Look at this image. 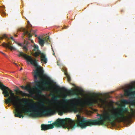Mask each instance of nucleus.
Segmentation results:
<instances>
[{"instance_id": "nucleus-39", "label": "nucleus", "mask_w": 135, "mask_h": 135, "mask_svg": "<svg viewBox=\"0 0 135 135\" xmlns=\"http://www.w3.org/2000/svg\"><path fill=\"white\" fill-rule=\"evenodd\" d=\"M15 36H17V35H15Z\"/></svg>"}, {"instance_id": "nucleus-16", "label": "nucleus", "mask_w": 135, "mask_h": 135, "mask_svg": "<svg viewBox=\"0 0 135 135\" xmlns=\"http://www.w3.org/2000/svg\"><path fill=\"white\" fill-rule=\"evenodd\" d=\"M42 53L40 51H38L36 52L34 54V56L35 57H37L39 55H41V54Z\"/></svg>"}, {"instance_id": "nucleus-42", "label": "nucleus", "mask_w": 135, "mask_h": 135, "mask_svg": "<svg viewBox=\"0 0 135 135\" xmlns=\"http://www.w3.org/2000/svg\"><path fill=\"white\" fill-rule=\"evenodd\" d=\"M100 107H101V105H100Z\"/></svg>"}, {"instance_id": "nucleus-33", "label": "nucleus", "mask_w": 135, "mask_h": 135, "mask_svg": "<svg viewBox=\"0 0 135 135\" xmlns=\"http://www.w3.org/2000/svg\"><path fill=\"white\" fill-rule=\"evenodd\" d=\"M108 95L107 96V97H110V96L109 95Z\"/></svg>"}, {"instance_id": "nucleus-8", "label": "nucleus", "mask_w": 135, "mask_h": 135, "mask_svg": "<svg viewBox=\"0 0 135 135\" xmlns=\"http://www.w3.org/2000/svg\"><path fill=\"white\" fill-rule=\"evenodd\" d=\"M38 42L39 44L41 46H43L45 42L49 44L50 42L49 37L47 36L43 38H41L40 37H38Z\"/></svg>"}, {"instance_id": "nucleus-17", "label": "nucleus", "mask_w": 135, "mask_h": 135, "mask_svg": "<svg viewBox=\"0 0 135 135\" xmlns=\"http://www.w3.org/2000/svg\"><path fill=\"white\" fill-rule=\"evenodd\" d=\"M68 93L70 95H73L75 94L76 93L75 91L73 90H71L68 91Z\"/></svg>"}, {"instance_id": "nucleus-5", "label": "nucleus", "mask_w": 135, "mask_h": 135, "mask_svg": "<svg viewBox=\"0 0 135 135\" xmlns=\"http://www.w3.org/2000/svg\"><path fill=\"white\" fill-rule=\"evenodd\" d=\"M67 95H64L65 98L63 99V102L64 103H67L69 102L71 103L70 104V110L76 112L78 111L79 109L77 107L78 105L83 106L84 104L89 107L93 106L95 103L98 104L99 102H101V98H99L98 95L96 94L93 95V97L90 98L83 103L80 99V98L78 97V99L76 100L75 99H67L65 98Z\"/></svg>"}, {"instance_id": "nucleus-15", "label": "nucleus", "mask_w": 135, "mask_h": 135, "mask_svg": "<svg viewBox=\"0 0 135 135\" xmlns=\"http://www.w3.org/2000/svg\"><path fill=\"white\" fill-rule=\"evenodd\" d=\"M50 95L52 96V100L54 101V103L57 101V99L59 98L58 96H56L53 93H51Z\"/></svg>"}, {"instance_id": "nucleus-34", "label": "nucleus", "mask_w": 135, "mask_h": 135, "mask_svg": "<svg viewBox=\"0 0 135 135\" xmlns=\"http://www.w3.org/2000/svg\"><path fill=\"white\" fill-rule=\"evenodd\" d=\"M22 68H21L20 69V70H22Z\"/></svg>"}, {"instance_id": "nucleus-10", "label": "nucleus", "mask_w": 135, "mask_h": 135, "mask_svg": "<svg viewBox=\"0 0 135 135\" xmlns=\"http://www.w3.org/2000/svg\"><path fill=\"white\" fill-rule=\"evenodd\" d=\"M133 87H131L129 89L125 91V94L126 96H129L131 95H135V91H133Z\"/></svg>"}, {"instance_id": "nucleus-24", "label": "nucleus", "mask_w": 135, "mask_h": 135, "mask_svg": "<svg viewBox=\"0 0 135 135\" xmlns=\"http://www.w3.org/2000/svg\"><path fill=\"white\" fill-rule=\"evenodd\" d=\"M60 90L65 92H67V89L64 87H62L60 89Z\"/></svg>"}, {"instance_id": "nucleus-35", "label": "nucleus", "mask_w": 135, "mask_h": 135, "mask_svg": "<svg viewBox=\"0 0 135 135\" xmlns=\"http://www.w3.org/2000/svg\"><path fill=\"white\" fill-rule=\"evenodd\" d=\"M52 54L53 55H55V53H54H54Z\"/></svg>"}, {"instance_id": "nucleus-11", "label": "nucleus", "mask_w": 135, "mask_h": 135, "mask_svg": "<svg viewBox=\"0 0 135 135\" xmlns=\"http://www.w3.org/2000/svg\"><path fill=\"white\" fill-rule=\"evenodd\" d=\"M42 130L46 131L47 129L53 128V125L48 124L47 125L42 124L41 126Z\"/></svg>"}, {"instance_id": "nucleus-27", "label": "nucleus", "mask_w": 135, "mask_h": 135, "mask_svg": "<svg viewBox=\"0 0 135 135\" xmlns=\"http://www.w3.org/2000/svg\"><path fill=\"white\" fill-rule=\"evenodd\" d=\"M23 49L25 51L27 52L28 50V49L26 46H24L23 47Z\"/></svg>"}, {"instance_id": "nucleus-20", "label": "nucleus", "mask_w": 135, "mask_h": 135, "mask_svg": "<svg viewBox=\"0 0 135 135\" xmlns=\"http://www.w3.org/2000/svg\"><path fill=\"white\" fill-rule=\"evenodd\" d=\"M39 105L42 107H45V105L43 102H41L38 103Z\"/></svg>"}, {"instance_id": "nucleus-21", "label": "nucleus", "mask_w": 135, "mask_h": 135, "mask_svg": "<svg viewBox=\"0 0 135 135\" xmlns=\"http://www.w3.org/2000/svg\"><path fill=\"white\" fill-rule=\"evenodd\" d=\"M34 49L33 50L35 51H38V46L37 45H35L34 46Z\"/></svg>"}, {"instance_id": "nucleus-43", "label": "nucleus", "mask_w": 135, "mask_h": 135, "mask_svg": "<svg viewBox=\"0 0 135 135\" xmlns=\"http://www.w3.org/2000/svg\"><path fill=\"white\" fill-rule=\"evenodd\" d=\"M132 115H134L132 114Z\"/></svg>"}, {"instance_id": "nucleus-37", "label": "nucleus", "mask_w": 135, "mask_h": 135, "mask_svg": "<svg viewBox=\"0 0 135 135\" xmlns=\"http://www.w3.org/2000/svg\"><path fill=\"white\" fill-rule=\"evenodd\" d=\"M35 37H36L37 36V35H35Z\"/></svg>"}, {"instance_id": "nucleus-28", "label": "nucleus", "mask_w": 135, "mask_h": 135, "mask_svg": "<svg viewBox=\"0 0 135 135\" xmlns=\"http://www.w3.org/2000/svg\"><path fill=\"white\" fill-rule=\"evenodd\" d=\"M0 52L1 53H2L3 55H4L5 56H6V55L4 53H3V52H2L1 51Z\"/></svg>"}, {"instance_id": "nucleus-38", "label": "nucleus", "mask_w": 135, "mask_h": 135, "mask_svg": "<svg viewBox=\"0 0 135 135\" xmlns=\"http://www.w3.org/2000/svg\"><path fill=\"white\" fill-rule=\"evenodd\" d=\"M130 118H131L132 116L131 115H130Z\"/></svg>"}, {"instance_id": "nucleus-7", "label": "nucleus", "mask_w": 135, "mask_h": 135, "mask_svg": "<svg viewBox=\"0 0 135 135\" xmlns=\"http://www.w3.org/2000/svg\"><path fill=\"white\" fill-rule=\"evenodd\" d=\"M75 123L74 121L70 118H66L62 119L59 118L51 124L53 125V128L54 126L57 127H63L65 128L73 129L76 127Z\"/></svg>"}, {"instance_id": "nucleus-30", "label": "nucleus", "mask_w": 135, "mask_h": 135, "mask_svg": "<svg viewBox=\"0 0 135 135\" xmlns=\"http://www.w3.org/2000/svg\"><path fill=\"white\" fill-rule=\"evenodd\" d=\"M13 63L14 64H15L16 66H18V65L16 63H14V62H13Z\"/></svg>"}, {"instance_id": "nucleus-6", "label": "nucleus", "mask_w": 135, "mask_h": 135, "mask_svg": "<svg viewBox=\"0 0 135 135\" xmlns=\"http://www.w3.org/2000/svg\"><path fill=\"white\" fill-rule=\"evenodd\" d=\"M100 117L96 119H87L85 118L77 115L78 124L82 128H86L88 126L101 124V114L99 115Z\"/></svg>"}, {"instance_id": "nucleus-12", "label": "nucleus", "mask_w": 135, "mask_h": 135, "mask_svg": "<svg viewBox=\"0 0 135 135\" xmlns=\"http://www.w3.org/2000/svg\"><path fill=\"white\" fill-rule=\"evenodd\" d=\"M15 91L18 93L22 96L29 97L30 95L29 94L25 93L24 92L19 90V88L17 87L16 89L15 90Z\"/></svg>"}, {"instance_id": "nucleus-32", "label": "nucleus", "mask_w": 135, "mask_h": 135, "mask_svg": "<svg viewBox=\"0 0 135 135\" xmlns=\"http://www.w3.org/2000/svg\"><path fill=\"white\" fill-rule=\"evenodd\" d=\"M54 91L57 92V90H55V89L54 90Z\"/></svg>"}, {"instance_id": "nucleus-36", "label": "nucleus", "mask_w": 135, "mask_h": 135, "mask_svg": "<svg viewBox=\"0 0 135 135\" xmlns=\"http://www.w3.org/2000/svg\"><path fill=\"white\" fill-rule=\"evenodd\" d=\"M29 23H30V22H29V21H28V24H29Z\"/></svg>"}, {"instance_id": "nucleus-2", "label": "nucleus", "mask_w": 135, "mask_h": 135, "mask_svg": "<svg viewBox=\"0 0 135 135\" xmlns=\"http://www.w3.org/2000/svg\"><path fill=\"white\" fill-rule=\"evenodd\" d=\"M0 87L3 90V94L4 97H8L7 99L5 100V103L7 104L11 103L16 107L17 108L15 112V117L20 118H23L24 115L22 114V111L18 108L19 105L21 104L20 101L23 100V103L26 105L28 103L29 99L27 98L21 99L18 96H15L12 91L7 86H4L0 82Z\"/></svg>"}, {"instance_id": "nucleus-9", "label": "nucleus", "mask_w": 135, "mask_h": 135, "mask_svg": "<svg viewBox=\"0 0 135 135\" xmlns=\"http://www.w3.org/2000/svg\"><path fill=\"white\" fill-rule=\"evenodd\" d=\"M27 29L25 28H22L20 30V31L23 32V36L25 35H28V36L29 38V40H31L30 39V38L31 37H32V35L31 33L32 30H31L30 31V32H29L28 30V27L27 26Z\"/></svg>"}, {"instance_id": "nucleus-3", "label": "nucleus", "mask_w": 135, "mask_h": 135, "mask_svg": "<svg viewBox=\"0 0 135 135\" xmlns=\"http://www.w3.org/2000/svg\"><path fill=\"white\" fill-rule=\"evenodd\" d=\"M30 109L29 110H26V113L28 114L29 116L33 117H40L43 115H49L53 114L56 111L58 112L59 115H62L68 111L67 107L65 105L57 106L53 105L52 108H49L41 111L42 109L35 103H30Z\"/></svg>"}, {"instance_id": "nucleus-19", "label": "nucleus", "mask_w": 135, "mask_h": 135, "mask_svg": "<svg viewBox=\"0 0 135 135\" xmlns=\"http://www.w3.org/2000/svg\"><path fill=\"white\" fill-rule=\"evenodd\" d=\"M41 63L44 64H45L47 62V59H43L42 60H41Z\"/></svg>"}, {"instance_id": "nucleus-13", "label": "nucleus", "mask_w": 135, "mask_h": 135, "mask_svg": "<svg viewBox=\"0 0 135 135\" xmlns=\"http://www.w3.org/2000/svg\"><path fill=\"white\" fill-rule=\"evenodd\" d=\"M10 45L11 44L9 42L8 44H7L4 42L2 44V45L3 47L8 48L11 50H15L16 49L14 47L11 46Z\"/></svg>"}, {"instance_id": "nucleus-26", "label": "nucleus", "mask_w": 135, "mask_h": 135, "mask_svg": "<svg viewBox=\"0 0 135 135\" xmlns=\"http://www.w3.org/2000/svg\"><path fill=\"white\" fill-rule=\"evenodd\" d=\"M103 94H104L102 93V108H103V104L104 103V100L103 99Z\"/></svg>"}, {"instance_id": "nucleus-4", "label": "nucleus", "mask_w": 135, "mask_h": 135, "mask_svg": "<svg viewBox=\"0 0 135 135\" xmlns=\"http://www.w3.org/2000/svg\"><path fill=\"white\" fill-rule=\"evenodd\" d=\"M113 108L112 110L105 112L103 115L102 113V125H106L109 123L112 124L116 120L122 122L126 120L127 117L125 116L124 113L128 111L127 108L121 107L118 109H115L114 107Z\"/></svg>"}, {"instance_id": "nucleus-41", "label": "nucleus", "mask_w": 135, "mask_h": 135, "mask_svg": "<svg viewBox=\"0 0 135 135\" xmlns=\"http://www.w3.org/2000/svg\"><path fill=\"white\" fill-rule=\"evenodd\" d=\"M56 86L57 87H58V86H57L56 85Z\"/></svg>"}, {"instance_id": "nucleus-29", "label": "nucleus", "mask_w": 135, "mask_h": 135, "mask_svg": "<svg viewBox=\"0 0 135 135\" xmlns=\"http://www.w3.org/2000/svg\"><path fill=\"white\" fill-rule=\"evenodd\" d=\"M11 38L12 40H13V37H10Z\"/></svg>"}, {"instance_id": "nucleus-25", "label": "nucleus", "mask_w": 135, "mask_h": 135, "mask_svg": "<svg viewBox=\"0 0 135 135\" xmlns=\"http://www.w3.org/2000/svg\"><path fill=\"white\" fill-rule=\"evenodd\" d=\"M7 36L6 35H3L2 37L0 36V40H2L3 38H7Z\"/></svg>"}, {"instance_id": "nucleus-40", "label": "nucleus", "mask_w": 135, "mask_h": 135, "mask_svg": "<svg viewBox=\"0 0 135 135\" xmlns=\"http://www.w3.org/2000/svg\"><path fill=\"white\" fill-rule=\"evenodd\" d=\"M31 42H33V41H32V40H31Z\"/></svg>"}, {"instance_id": "nucleus-22", "label": "nucleus", "mask_w": 135, "mask_h": 135, "mask_svg": "<svg viewBox=\"0 0 135 135\" xmlns=\"http://www.w3.org/2000/svg\"><path fill=\"white\" fill-rule=\"evenodd\" d=\"M66 75L68 81L70 82L71 81V78L70 76L68 74H66Z\"/></svg>"}, {"instance_id": "nucleus-31", "label": "nucleus", "mask_w": 135, "mask_h": 135, "mask_svg": "<svg viewBox=\"0 0 135 135\" xmlns=\"http://www.w3.org/2000/svg\"><path fill=\"white\" fill-rule=\"evenodd\" d=\"M18 45L21 46H22V44L21 43L19 44Z\"/></svg>"}, {"instance_id": "nucleus-23", "label": "nucleus", "mask_w": 135, "mask_h": 135, "mask_svg": "<svg viewBox=\"0 0 135 135\" xmlns=\"http://www.w3.org/2000/svg\"><path fill=\"white\" fill-rule=\"evenodd\" d=\"M66 75L68 81L70 82L71 81V78L70 76L68 74H66Z\"/></svg>"}, {"instance_id": "nucleus-1", "label": "nucleus", "mask_w": 135, "mask_h": 135, "mask_svg": "<svg viewBox=\"0 0 135 135\" xmlns=\"http://www.w3.org/2000/svg\"><path fill=\"white\" fill-rule=\"evenodd\" d=\"M20 54L18 56L23 57L28 62H30L31 64L34 66L36 68V70L34 71L33 76L35 79V82L36 83V88L37 90V94L39 96H41L42 94V91H48L52 90V88L50 86L47 85H50L51 82L52 81L49 77L46 76L45 78L47 81L41 79V81L42 82L43 86L41 87L39 85L40 81L37 80L38 77H40L43 74L44 71L41 69V67L38 65V60L36 59H33L31 56L28 55L21 52H19Z\"/></svg>"}, {"instance_id": "nucleus-14", "label": "nucleus", "mask_w": 135, "mask_h": 135, "mask_svg": "<svg viewBox=\"0 0 135 135\" xmlns=\"http://www.w3.org/2000/svg\"><path fill=\"white\" fill-rule=\"evenodd\" d=\"M21 88L23 89L28 90L29 93L30 95H32L33 94L32 91L31 90V88L30 87L28 86H26L25 87H24L23 86H21Z\"/></svg>"}, {"instance_id": "nucleus-18", "label": "nucleus", "mask_w": 135, "mask_h": 135, "mask_svg": "<svg viewBox=\"0 0 135 135\" xmlns=\"http://www.w3.org/2000/svg\"><path fill=\"white\" fill-rule=\"evenodd\" d=\"M40 57H41V60L47 59L45 55L43 53L41 54V55Z\"/></svg>"}]
</instances>
